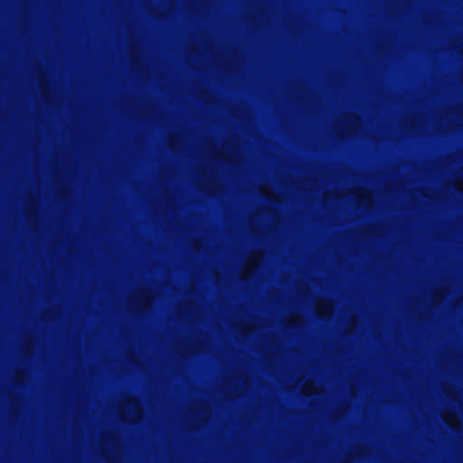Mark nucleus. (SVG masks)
Masks as SVG:
<instances>
[{
	"mask_svg": "<svg viewBox=\"0 0 463 463\" xmlns=\"http://www.w3.org/2000/svg\"><path fill=\"white\" fill-rule=\"evenodd\" d=\"M316 311L320 318L328 319L333 316L334 307L332 303L328 301L320 300L317 304Z\"/></svg>",
	"mask_w": 463,
	"mask_h": 463,
	"instance_id": "nucleus-1",
	"label": "nucleus"
},
{
	"mask_svg": "<svg viewBox=\"0 0 463 463\" xmlns=\"http://www.w3.org/2000/svg\"><path fill=\"white\" fill-rule=\"evenodd\" d=\"M443 421L454 430H459L461 428V420L458 416L450 411H444L441 414Z\"/></svg>",
	"mask_w": 463,
	"mask_h": 463,
	"instance_id": "nucleus-2",
	"label": "nucleus"
},
{
	"mask_svg": "<svg viewBox=\"0 0 463 463\" xmlns=\"http://www.w3.org/2000/svg\"><path fill=\"white\" fill-rule=\"evenodd\" d=\"M342 120L343 123L347 126L346 130H345V135H353L356 131V128L359 125V118L356 117H348L344 118Z\"/></svg>",
	"mask_w": 463,
	"mask_h": 463,
	"instance_id": "nucleus-3",
	"label": "nucleus"
},
{
	"mask_svg": "<svg viewBox=\"0 0 463 463\" xmlns=\"http://www.w3.org/2000/svg\"><path fill=\"white\" fill-rule=\"evenodd\" d=\"M135 297L140 302L141 309H146L151 305L152 299L148 293L137 292Z\"/></svg>",
	"mask_w": 463,
	"mask_h": 463,
	"instance_id": "nucleus-4",
	"label": "nucleus"
},
{
	"mask_svg": "<svg viewBox=\"0 0 463 463\" xmlns=\"http://www.w3.org/2000/svg\"><path fill=\"white\" fill-rule=\"evenodd\" d=\"M303 393L307 396H310L314 393H316V386L313 383L307 382L304 383L302 388Z\"/></svg>",
	"mask_w": 463,
	"mask_h": 463,
	"instance_id": "nucleus-5",
	"label": "nucleus"
},
{
	"mask_svg": "<svg viewBox=\"0 0 463 463\" xmlns=\"http://www.w3.org/2000/svg\"><path fill=\"white\" fill-rule=\"evenodd\" d=\"M134 407V414L132 420H137L140 417L141 411L137 403L131 404Z\"/></svg>",
	"mask_w": 463,
	"mask_h": 463,
	"instance_id": "nucleus-6",
	"label": "nucleus"
},
{
	"mask_svg": "<svg viewBox=\"0 0 463 463\" xmlns=\"http://www.w3.org/2000/svg\"><path fill=\"white\" fill-rule=\"evenodd\" d=\"M359 198L362 200L363 203L369 204L370 195L367 193H365V192L361 193L359 195Z\"/></svg>",
	"mask_w": 463,
	"mask_h": 463,
	"instance_id": "nucleus-7",
	"label": "nucleus"
},
{
	"mask_svg": "<svg viewBox=\"0 0 463 463\" xmlns=\"http://www.w3.org/2000/svg\"><path fill=\"white\" fill-rule=\"evenodd\" d=\"M254 269H255V263H253V262L249 263V265L245 269L246 276H250L253 272Z\"/></svg>",
	"mask_w": 463,
	"mask_h": 463,
	"instance_id": "nucleus-8",
	"label": "nucleus"
},
{
	"mask_svg": "<svg viewBox=\"0 0 463 463\" xmlns=\"http://www.w3.org/2000/svg\"><path fill=\"white\" fill-rule=\"evenodd\" d=\"M457 189L459 191H463V183H461V182L458 183Z\"/></svg>",
	"mask_w": 463,
	"mask_h": 463,
	"instance_id": "nucleus-9",
	"label": "nucleus"
},
{
	"mask_svg": "<svg viewBox=\"0 0 463 463\" xmlns=\"http://www.w3.org/2000/svg\"><path fill=\"white\" fill-rule=\"evenodd\" d=\"M211 152L214 156H219V153L216 149H212Z\"/></svg>",
	"mask_w": 463,
	"mask_h": 463,
	"instance_id": "nucleus-10",
	"label": "nucleus"
}]
</instances>
